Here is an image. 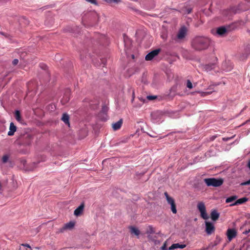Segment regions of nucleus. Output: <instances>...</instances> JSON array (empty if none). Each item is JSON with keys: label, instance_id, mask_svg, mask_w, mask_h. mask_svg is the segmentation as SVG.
I'll return each instance as SVG.
<instances>
[{"label": "nucleus", "instance_id": "nucleus-13", "mask_svg": "<svg viewBox=\"0 0 250 250\" xmlns=\"http://www.w3.org/2000/svg\"><path fill=\"white\" fill-rule=\"evenodd\" d=\"M84 205L83 204L81 205L78 208H77L74 211V215L78 216H79L83 212V209Z\"/></svg>", "mask_w": 250, "mask_h": 250}, {"label": "nucleus", "instance_id": "nucleus-38", "mask_svg": "<svg viewBox=\"0 0 250 250\" xmlns=\"http://www.w3.org/2000/svg\"><path fill=\"white\" fill-rule=\"evenodd\" d=\"M248 167H249V168L250 169V161L248 163Z\"/></svg>", "mask_w": 250, "mask_h": 250}, {"label": "nucleus", "instance_id": "nucleus-14", "mask_svg": "<svg viewBox=\"0 0 250 250\" xmlns=\"http://www.w3.org/2000/svg\"><path fill=\"white\" fill-rule=\"evenodd\" d=\"M248 198H247L246 197H243V198L239 199L237 200H236L233 204H232L231 205H230V206H235V205H239V204H242L247 202L248 201Z\"/></svg>", "mask_w": 250, "mask_h": 250}, {"label": "nucleus", "instance_id": "nucleus-35", "mask_svg": "<svg viewBox=\"0 0 250 250\" xmlns=\"http://www.w3.org/2000/svg\"><path fill=\"white\" fill-rule=\"evenodd\" d=\"M185 247H186V245H180V244H179V248L183 249V248H184Z\"/></svg>", "mask_w": 250, "mask_h": 250}, {"label": "nucleus", "instance_id": "nucleus-16", "mask_svg": "<svg viewBox=\"0 0 250 250\" xmlns=\"http://www.w3.org/2000/svg\"><path fill=\"white\" fill-rule=\"evenodd\" d=\"M62 120L66 124H69V116L67 114H63Z\"/></svg>", "mask_w": 250, "mask_h": 250}, {"label": "nucleus", "instance_id": "nucleus-12", "mask_svg": "<svg viewBox=\"0 0 250 250\" xmlns=\"http://www.w3.org/2000/svg\"><path fill=\"white\" fill-rule=\"evenodd\" d=\"M16 126L14 125L13 123H11L10 124L9 131L8 132L9 136H12L14 135L15 132L16 131Z\"/></svg>", "mask_w": 250, "mask_h": 250}, {"label": "nucleus", "instance_id": "nucleus-26", "mask_svg": "<svg viewBox=\"0 0 250 250\" xmlns=\"http://www.w3.org/2000/svg\"><path fill=\"white\" fill-rule=\"evenodd\" d=\"M156 96H147V99L148 100H153L156 98Z\"/></svg>", "mask_w": 250, "mask_h": 250}, {"label": "nucleus", "instance_id": "nucleus-41", "mask_svg": "<svg viewBox=\"0 0 250 250\" xmlns=\"http://www.w3.org/2000/svg\"><path fill=\"white\" fill-rule=\"evenodd\" d=\"M5 0H0V2L4 1Z\"/></svg>", "mask_w": 250, "mask_h": 250}, {"label": "nucleus", "instance_id": "nucleus-15", "mask_svg": "<svg viewBox=\"0 0 250 250\" xmlns=\"http://www.w3.org/2000/svg\"><path fill=\"white\" fill-rule=\"evenodd\" d=\"M219 216V214L215 210H212L211 212V218L213 221H216L218 219Z\"/></svg>", "mask_w": 250, "mask_h": 250}, {"label": "nucleus", "instance_id": "nucleus-22", "mask_svg": "<svg viewBox=\"0 0 250 250\" xmlns=\"http://www.w3.org/2000/svg\"><path fill=\"white\" fill-rule=\"evenodd\" d=\"M155 232L154 228L152 226H148L147 228L146 233L147 234H152Z\"/></svg>", "mask_w": 250, "mask_h": 250}, {"label": "nucleus", "instance_id": "nucleus-8", "mask_svg": "<svg viewBox=\"0 0 250 250\" xmlns=\"http://www.w3.org/2000/svg\"><path fill=\"white\" fill-rule=\"evenodd\" d=\"M228 239L230 241L236 235V231L234 229H228L227 232Z\"/></svg>", "mask_w": 250, "mask_h": 250}, {"label": "nucleus", "instance_id": "nucleus-18", "mask_svg": "<svg viewBox=\"0 0 250 250\" xmlns=\"http://www.w3.org/2000/svg\"><path fill=\"white\" fill-rule=\"evenodd\" d=\"M15 116L16 119L19 122H21V117L20 112L19 111L17 110L15 111Z\"/></svg>", "mask_w": 250, "mask_h": 250}, {"label": "nucleus", "instance_id": "nucleus-9", "mask_svg": "<svg viewBox=\"0 0 250 250\" xmlns=\"http://www.w3.org/2000/svg\"><path fill=\"white\" fill-rule=\"evenodd\" d=\"M123 124V120L120 119L118 122L114 123L112 124V127L114 130H117L119 129Z\"/></svg>", "mask_w": 250, "mask_h": 250}, {"label": "nucleus", "instance_id": "nucleus-19", "mask_svg": "<svg viewBox=\"0 0 250 250\" xmlns=\"http://www.w3.org/2000/svg\"><path fill=\"white\" fill-rule=\"evenodd\" d=\"M9 157H10V155L8 154H4L2 158H1V161H2V162L3 163H7L8 161V160L9 159Z\"/></svg>", "mask_w": 250, "mask_h": 250}, {"label": "nucleus", "instance_id": "nucleus-2", "mask_svg": "<svg viewBox=\"0 0 250 250\" xmlns=\"http://www.w3.org/2000/svg\"><path fill=\"white\" fill-rule=\"evenodd\" d=\"M204 182L206 185L208 186H212L215 187H219L223 183L222 179H215L214 178H206L204 179Z\"/></svg>", "mask_w": 250, "mask_h": 250}, {"label": "nucleus", "instance_id": "nucleus-31", "mask_svg": "<svg viewBox=\"0 0 250 250\" xmlns=\"http://www.w3.org/2000/svg\"><path fill=\"white\" fill-rule=\"evenodd\" d=\"M246 51L247 53H249L250 52V45H248L246 48H245Z\"/></svg>", "mask_w": 250, "mask_h": 250}, {"label": "nucleus", "instance_id": "nucleus-27", "mask_svg": "<svg viewBox=\"0 0 250 250\" xmlns=\"http://www.w3.org/2000/svg\"><path fill=\"white\" fill-rule=\"evenodd\" d=\"M107 2H114L115 3H119L121 1V0H105Z\"/></svg>", "mask_w": 250, "mask_h": 250}, {"label": "nucleus", "instance_id": "nucleus-7", "mask_svg": "<svg viewBox=\"0 0 250 250\" xmlns=\"http://www.w3.org/2000/svg\"><path fill=\"white\" fill-rule=\"evenodd\" d=\"M214 231L213 225L208 222H206V231L208 234H211Z\"/></svg>", "mask_w": 250, "mask_h": 250}, {"label": "nucleus", "instance_id": "nucleus-20", "mask_svg": "<svg viewBox=\"0 0 250 250\" xmlns=\"http://www.w3.org/2000/svg\"><path fill=\"white\" fill-rule=\"evenodd\" d=\"M215 67V64H207L205 66V69L207 71H209L214 68Z\"/></svg>", "mask_w": 250, "mask_h": 250}, {"label": "nucleus", "instance_id": "nucleus-30", "mask_svg": "<svg viewBox=\"0 0 250 250\" xmlns=\"http://www.w3.org/2000/svg\"><path fill=\"white\" fill-rule=\"evenodd\" d=\"M250 179L248 181H247V182H243L242 183H241V185L242 186H245V185H250Z\"/></svg>", "mask_w": 250, "mask_h": 250}, {"label": "nucleus", "instance_id": "nucleus-23", "mask_svg": "<svg viewBox=\"0 0 250 250\" xmlns=\"http://www.w3.org/2000/svg\"><path fill=\"white\" fill-rule=\"evenodd\" d=\"M178 248H179V244L176 243L172 244L170 247H169L168 250H173Z\"/></svg>", "mask_w": 250, "mask_h": 250}, {"label": "nucleus", "instance_id": "nucleus-34", "mask_svg": "<svg viewBox=\"0 0 250 250\" xmlns=\"http://www.w3.org/2000/svg\"><path fill=\"white\" fill-rule=\"evenodd\" d=\"M216 245V244H215L214 245L210 244L208 246V248H205V249H203V250H207L208 249L210 248H212L214 246H215Z\"/></svg>", "mask_w": 250, "mask_h": 250}, {"label": "nucleus", "instance_id": "nucleus-36", "mask_svg": "<svg viewBox=\"0 0 250 250\" xmlns=\"http://www.w3.org/2000/svg\"><path fill=\"white\" fill-rule=\"evenodd\" d=\"M250 232V229H249L248 230H246L245 232H244L243 233L245 234H248L249 232Z\"/></svg>", "mask_w": 250, "mask_h": 250}, {"label": "nucleus", "instance_id": "nucleus-6", "mask_svg": "<svg viewBox=\"0 0 250 250\" xmlns=\"http://www.w3.org/2000/svg\"><path fill=\"white\" fill-rule=\"evenodd\" d=\"M160 49H155L150 53H149L148 54H147L146 56V60L147 61H150L154 57L157 56L158 53L160 52Z\"/></svg>", "mask_w": 250, "mask_h": 250}, {"label": "nucleus", "instance_id": "nucleus-3", "mask_svg": "<svg viewBox=\"0 0 250 250\" xmlns=\"http://www.w3.org/2000/svg\"><path fill=\"white\" fill-rule=\"evenodd\" d=\"M197 208L200 212L201 216L204 219L207 220L209 218V216L206 211L205 205L203 202H199L197 205Z\"/></svg>", "mask_w": 250, "mask_h": 250}, {"label": "nucleus", "instance_id": "nucleus-10", "mask_svg": "<svg viewBox=\"0 0 250 250\" xmlns=\"http://www.w3.org/2000/svg\"><path fill=\"white\" fill-rule=\"evenodd\" d=\"M74 223L73 222H70L64 225V226L61 229V231H63L67 229H71L74 226Z\"/></svg>", "mask_w": 250, "mask_h": 250}, {"label": "nucleus", "instance_id": "nucleus-4", "mask_svg": "<svg viewBox=\"0 0 250 250\" xmlns=\"http://www.w3.org/2000/svg\"><path fill=\"white\" fill-rule=\"evenodd\" d=\"M187 29L185 27H181L179 30L176 38L174 40L177 42H180L183 40L187 34Z\"/></svg>", "mask_w": 250, "mask_h": 250}, {"label": "nucleus", "instance_id": "nucleus-17", "mask_svg": "<svg viewBox=\"0 0 250 250\" xmlns=\"http://www.w3.org/2000/svg\"><path fill=\"white\" fill-rule=\"evenodd\" d=\"M130 230L131 233H133L136 236H138L140 234L139 230L135 227H131L130 228Z\"/></svg>", "mask_w": 250, "mask_h": 250}, {"label": "nucleus", "instance_id": "nucleus-29", "mask_svg": "<svg viewBox=\"0 0 250 250\" xmlns=\"http://www.w3.org/2000/svg\"><path fill=\"white\" fill-rule=\"evenodd\" d=\"M167 242H165L163 246L161 248V250H167Z\"/></svg>", "mask_w": 250, "mask_h": 250}, {"label": "nucleus", "instance_id": "nucleus-21", "mask_svg": "<svg viewBox=\"0 0 250 250\" xmlns=\"http://www.w3.org/2000/svg\"><path fill=\"white\" fill-rule=\"evenodd\" d=\"M237 197L236 196H232L228 198L226 200V202L227 203H230L237 199Z\"/></svg>", "mask_w": 250, "mask_h": 250}, {"label": "nucleus", "instance_id": "nucleus-39", "mask_svg": "<svg viewBox=\"0 0 250 250\" xmlns=\"http://www.w3.org/2000/svg\"><path fill=\"white\" fill-rule=\"evenodd\" d=\"M231 68H232V67H230L229 68L226 69V71L230 70V69H231Z\"/></svg>", "mask_w": 250, "mask_h": 250}, {"label": "nucleus", "instance_id": "nucleus-33", "mask_svg": "<svg viewBox=\"0 0 250 250\" xmlns=\"http://www.w3.org/2000/svg\"><path fill=\"white\" fill-rule=\"evenodd\" d=\"M21 245L24 246V247H27V248L31 249V248L30 246V245L29 244H22Z\"/></svg>", "mask_w": 250, "mask_h": 250}, {"label": "nucleus", "instance_id": "nucleus-5", "mask_svg": "<svg viewBox=\"0 0 250 250\" xmlns=\"http://www.w3.org/2000/svg\"><path fill=\"white\" fill-rule=\"evenodd\" d=\"M165 195L166 197L167 202L171 205V210L172 212L174 214L176 213L177 210L174 200L168 196L167 192H165Z\"/></svg>", "mask_w": 250, "mask_h": 250}, {"label": "nucleus", "instance_id": "nucleus-1", "mask_svg": "<svg viewBox=\"0 0 250 250\" xmlns=\"http://www.w3.org/2000/svg\"><path fill=\"white\" fill-rule=\"evenodd\" d=\"M210 43L209 39L206 37H196L192 42V47L195 50L200 51L207 49Z\"/></svg>", "mask_w": 250, "mask_h": 250}, {"label": "nucleus", "instance_id": "nucleus-37", "mask_svg": "<svg viewBox=\"0 0 250 250\" xmlns=\"http://www.w3.org/2000/svg\"><path fill=\"white\" fill-rule=\"evenodd\" d=\"M191 12V9H188L187 10V13H189Z\"/></svg>", "mask_w": 250, "mask_h": 250}, {"label": "nucleus", "instance_id": "nucleus-40", "mask_svg": "<svg viewBox=\"0 0 250 250\" xmlns=\"http://www.w3.org/2000/svg\"><path fill=\"white\" fill-rule=\"evenodd\" d=\"M131 56H132V59H134V56L133 55H132Z\"/></svg>", "mask_w": 250, "mask_h": 250}, {"label": "nucleus", "instance_id": "nucleus-28", "mask_svg": "<svg viewBox=\"0 0 250 250\" xmlns=\"http://www.w3.org/2000/svg\"><path fill=\"white\" fill-rule=\"evenodd\" d=\"M85 0L87 1V2L91 3H92V4H95V5L97 4V2L96 0Z\"/></svg>", "mask_w": 250, "mask_h": 250}, {"label": "nucleus", "instance_id": "nucleus-32", "mask_svg": "<svg viewBox=\"0 0 250 250\" xmlns=\"http://www.w3.org/2000/svg\"><path fill=\"white\" fill-rule=\"evenodd\" d=\"M19 61L18 59H14L13 62L12 63L14 65H16L18 63Z\"/></svg>", "mask_w": 250, "mask_h": 250}, {"label": "nucleus", "instance_id": "nucleus-11", "mask_svg": "<svg viewBox=\"0 0 250 250\" xmlns=\"http://www.w3.org/2000/svg\"><path fill=\"white\" fill-rule=\"evenodd\" d=\"M227 33V29L224 27H220L217 29L216 34L220 36H223Z\"/></svg>", "mask_w": 250, "mask_h": 250}, {"label": "nucleus", "instance_id": "nucleus-24", "mask_svg": "<svg viewBox=\"0 0 250 250\" xmlns=\"http://www.w3.org/2000/svg\"><path fill=\"white\" fill-rule=\"evenodd\" d=\"M186 86L189 89H192L193 87V84L189 80H188L186 82Z\"/></svg>", "mask_w": 250, "mask_h": 250}, {"label": "nucleus", "instance_id": "nucleus-25", "mask_svg": "<svg viewBox=\"0 0 250 250\" xmlns=\"http://www.w3.org/2000/svg\"><path fill=\"white\" fill-rule=\"evenodd\" d=\"M212 91H207V92H199L201 96H205L206 95L210 94Z\"/></svg>", "mask_w": 250, "mask_h": 250}]
</instances>
